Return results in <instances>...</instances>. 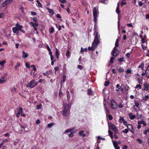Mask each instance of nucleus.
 <instances>
[{
  "instance_id": "nucleus-1",
  "label": "nucleus",
  "mask_w": 149,
  "mask_h": 149,
  "mask_svg": "<svg viewBox=\"0 0 149 149\" xmlns=\"http://www.w3.org/2000/svg\"><path fill=\"white\" fill-rule=\"evenodd\" d=\"M94 34L95 35V38L92 43V46L94 47L95 48H96L100 42L99 39L100 38V35L99 34L98 31L96 29H95Z\"/></svg>"
},
{
  "instance_id": "nucleus-2",
  "label": "nucleus",
  "mask_w": 149,
  "mask_h": 149,
  "mask_svg": "<svg viewBox=\"0 0 149 149\" xmlns=\"http://www.w3.org/2000/svg\"><path fill=\"white\" fill-rule=\"evenodd\" d=\"M99 13L98 12V9H97L96 7H94L93 8V14L94 22L95 23V28L96 26V23H97V18L98 17V14Z\"/></svg>"
},
{
  "instance_id": "nucleus-3",
  "label": "nucleus",
  "mask_w": 149,
  "mask_h": 149,
  "mask_svg": "<svg viewBox=\"0 0 149 149\" xmlns=\"http://www.w3.org/2000/svg\"><path fill=\"white\" fill-rule=\"evenodd\" d=\"M63 107L64 109L63 110V115L64 116H67L68 115V112H69L70 107L69 104H65Z\"/></svg>"
},
{
  "instance_id": "nucleus-4",
  "label": "nucleus",
  "mask_w": 149,
  "mask_h": 149,
  "mask_svg": "<svg viewBox=\"0 0 149 149\" xmlns=\"http://www.w3.org/2000/svg\"><path fill=\"white\" fill-rule=\"evenodd\" d=\"M38 84L34 80H33L30 81L28 84L26 85V87H30L32 88L36 86Z\"/></svg>"
},
{
  "instance_id": "nucleus-5",
  "label": "nucleus",
  "mask_w": 149,
  "mask_h": 149,
  "mask_svg": "<svg viewBox=\"0 0 149 149\" xmlns=\"http://www.w3.org/2000/svg\"><path fill=\"white\" fill-rule=\"evenodd\" d=\"M8 76L7 73L3 74V77L0 79V84H2L5 82L7 80V77Z\"/></svg>"
},
{
  "instance_id": "nucleus-6",
  "label": "nucleus",
  "mask_w": 149,
  "mask_h": 149,
  "mask_svg": "<svg viewBox=\"0 0 149 149\" xmlns=\"http://www.w3.org/2000/svg\"><path fill=\"white\" fill-rule=\"evenodd\" d=\"M13 1V0H5L3 3L2 6L3 7H5L8 4H10Z\"/></svg>"
},
{
  "instance_id": "nucleus-7",
  "label": "nucleus",
  "mask_w": 149,
  "mask_h": 149,
  "mask_svg": "<svg viewBox=\"0 0 149 149\" xmlns=\"http://www.w3.org/2000/svg\"><path fill=\"white\" fill-rule=\"evenodd\" d=\"M109 127H110L111 130H113L116 133H117L118 131V130L116 129V127L114 124L111 123H110V124H109Z\"/></svg>"
},
{
  "instance_id": "nucleus-8",
  "label": "nucleus",
  "mask_w": 149,
  "mask_h": 149,
  "mask_svg": "<svg viewBox=\"0 0 149 149\" xmlns=\"http://www.w3.org/2000/svg\"><path fill=\"white\" fill-rule=\"evenodd\" d=\"M111 106L112 108L113 109H116L118 107V104L114 100L111 101Z\"/></svg>"
},
{
  "instance_id": "nucleus-9",
  "label": "nucleus",
  "mask_w": 149,
  "mask_h": 149,
  "mask_svg": "<svg viewBox=\"0 0 149 149\" xmlns=\"http://www.w3.org/2000/svg\"><path fill=\"white\" fill-rule=\"evenodd\" d=\"M144 88L143 90H146L147 91H149V84L147 82H145L143 84Z\"/></svg>"
},
{
  "instance_id": "nucleus-10",
  "label": "nucleus",
  "mask_w": 149,
  "mask_h": 149,
  "mask_svg": "<svg viewBox=\"0 0 149 149\" xmlns=\"http://www.w3.org/2000/svg\"><path fill=\"white\" fill-rule=\"evenodd\" d=\"M127 128L132 133H133L134 132V131L133 129V127L132 125L131 124H129L127 125Z\"/></svg>"
},
{
  "instance_id": "nucleus-11",
  "label": "nucleus",
  "mask_w": 149,
  "mask_h": 149,
  "mask_svg": "<svg viewBox=\"0 0 149 149\" xmlns=\"http://www.w3.org/2000/svg\"><path fill=\"white\" fill-rule=\"evenodd\" d=\"M12 30L13 32L15 33L17 35H18L19 34V28H17V27H13L12 28Z\"/></svg>"
},
{
  "instance_id": "nucleus-12",
  "label": "nucleus",
  "mask_w": 149,
  "mask_h": 149,
  "mask_svg": "<svg viewBox=\"0 0 149 149\" xmlns=\"http://www.w3.org/2000/svg\"><path fill=\"white\" fill-rule=\"evenodd\" d=\"M129 118L131 120H134L136 117L135 115H133L132 113H129Z\"/></svg>"
},
{
  "instance_id": "nucleus-13",
  "label": "nucleus",
  "mask_w": 149,
  "mask_h": 149,
  "mask_svg": "<svg viewBox=\"0 0 149 149\" xmlns=\"http://www.w3.org/2000/svg\"><path fill=\"white\" fill-rule=\"evenodd\" d=\"M23 55H22V57L24 59H25L28 57V54L27 53H26L25 52L23 51Z\"/></svg>"
},
{
  "instance_id": "nucleus-14",
  "label": "nucleus",
  "mask_w": 149,
  "mask_h": 149,
  "mask_svg": "<svg viewBox=\"0 0 149 149\" xmlns=\"http://www.w3.org/2000/svg\"><path fill=\"white\" fill-rule=\"evenodd\" d=\"M142 77L140 76L137 79L138 83L140 84H142Z\"/></svg>"
},
{
  "instance_id": "nucleus-15",
  "label": "nucleus",
  "mask_w": 149,
  "mask_h": 149,
  "mask_svg": "<svg viewBox=\"0 0 149 149\" xmlns=\"http://www.w3.org/2000/svg\"><path fill=\"white\" fill-rule=\"evenodd\" d=\"M87 93L88 95H93V91L90 89H88L87 90Z\"/></svg>"
},
{
  "instance_id": "nucleus-16",
  "label": "nucleus",
  "mask_w": 149,
  "mask_h": 149,
  "mask_svg": "<svg viewBox=\"0 0 149 149\" xmlns=\"http://www.w3.org/2000/svg\"><path fill=\"white\" fill-rule=\"evenodd\" d=\"M112 53L113 56L115 57L116 56L119 54V52L118 50H117L115 52H113Z\"/></svg>"
},
{
  "instance_id": "nucleus-17",
  "label": "nucleus",
  "mask_w": 149,
  "mask_h": 149,
  "mask_svg": "<svg viewBox=\"0 0 149 149\" xmlns=\"http://www.w3.org/2000/svg\"><path fill=\"white\" fill-rule=\"evenodd\" d=\"M46 8L51 14L53 15L54 14V12L52 9H50L48 7Z\"/></svg>"
},
{
  "instance_id": "nucleus-18",
  "label": "nucleus",
  "mask_w": 149,
  "mask_h": 149,
  "mask_svg": "<svg viewBox=\"0 0 149 149\" xmlns=\"http://www.w3.org/2000/svg\"><path fill=\"white\" fill-rule=\"evenodd\" d=\"M70 92L69 91H66V93L67 94V99L68 102H69L70 100V95L69 94Z\"/></svg>"
},
{
  "instance_id": "nucleus-19",
  "label": "nucleus",
  "mask_w": 149,
  "mask_h": 149,
  "mask_svg": "<svg viewBox=\"0 0 149 149\" xmlns=\"http://www.w3.org/2000/svg\"><path fill=\"white\" fill-rule=\"evenodd\" d=\"M116 11L118 15H119L120 13L121 12L119 10V8L118 6H117Z\"/></svg>"
},
{
  "instance_id": "nucleus-20",
  "label": "nucleus",
  "mask_w": 149,
  "mask_h": 149,
  "mask_svg": "<svg viewBox=\"0 0 149 149\" xmlns=\"http://www.w3.org/2000/svg\"><path fill=\"white\" fill-rule=\"evenodd\" d=\"M100 2L105 4H107L108 3V0H100Z\"/></svg>"
},
{
  "instance_id": "nucleus-21",
  "label": "nucleus",
  "mask_w": 149,
  "mask_h": 149,
  "mask_svg": "<svg viewBox=\"0 0 149 149\" xmlns=\"http://www.w3.org/2000/svg\"><path fill=\"white\" fill-rule=\"evenodd\" d=\"M22 26H19V31L24 33H25V31L24 30L22 29Z\"/></svg>"
},
{
  "instance_id": "nucleus-22",
  "label": "nucleus",
  "mask_w": 149,
  "mask_h": 149,
  "mask_svg": "<svg viewBox=\"0 0 149 149\" xmlns=\"http://www.w3.org/2000/svg\"><path fill=\"white\" fill-rule=\"evenodd\" d=\"M112 141L114 147H117L118 146V143L116 141H114L113 140H112Z\"/></svg>"
},
{
  "instance_id": "nucleus-23",
  "label": "nucleus",
  "mask_w": 149,
  "mask_h": 149,
  "mask_svg": "<svg viewBox=\"0 0 149 149\" xmlns=\"http://www.w3.org/2000/svg\"><path fill=\"white\" fill-rule=\"evenodd\" d=\"M144 66V63L143 62L141 63V64L140 65H139V66L138 68H141V69L143 70Z\"/></svg>"
},
{
  "instance_id": "nucleus-24",
  "label": "nucleus",
  "mask_w": 149,
  "mask_h": 149,
  "mask_svg": "<svg viewBox=\"0 0 149 149\" xmlns=\"http://www.w3.org/2000/svg\"><path fill=\"white\" fill-rule=\"evenodd\" d=\"M95 48H95L93 46L92 47H88V50L89 51H93L95 50Z\"/></svg>"
},
{
  "instance_id": "nucleus-25",
  "label": "nucleus",
  "mask_w": 149,
  "mask_h": 149,
  "mask_svg": "<svg viewBox=\"0 0 149 149\" xmlns=\"http://www.w3.org/2000/svg\"><path fill=\"white\" fill-rule=\"evenodd\" d=\"M66 55L67 58H69L70 57V52L68 50L67 51Z\"/></svg>"
},
{
  "instance_id": "nucleus-26",
  "label": "nucleus",
  "mask_w": 149,
  "mask_h": 149,
  "mask_svg": "<svg viewBox=\"0 0 149 149\" xmlns=\"http://www.w3.org/2000/svg\"><path fill=\"white\" fill-rule=\"evenodd\" d=\"M88 49H87L86 48H85L84 49L82 47H81V52H87Z\"/></svg>"
},
{
  "instance_id": "nucleus-27",
  "label": "nucleus",
  "mask_w": 149,
  "mask_h": 149,
  "mask_svg": "<svg viewBox=\"0 0 149 149\" xmlns=\"http://www.w3.org/2000/svg\"><path fill=\"white\" fill-rule=\"evenodd\" d=\"M36 2H37L38 6L40 7V8H42V6L41 3H40V2L38 0H36Z\"/></svg>"
},
{
  "instance_id": "nucleus-28",
  "label": "nucleus",
  "mask_w": 149,
  "mask_h": 149,
  "mask_svg": "<svg viewBox=\"0 0 149 149\" xmlns=\"http://www.w3.org/2000/svg\"><path fill=\"white\" fill-rule=\"evenodd\" d=\"M124 69L123 68L120 67L118 69V72L119 73H121L123 72L124 71Z\"/></svg>"
},
{
  "instance_id": "nucleus-29",
  "label": "nucleus",
  "mask_w": 149,
  "mask_h": 149,
  "mask_svg": "<svg viewBox=\"0 0 149 149\" xmlns=\"http://www.w3.org/2000/svg\"><path fill=\"white\" fill-rule=\"evenodd\" d=\"M129 130L127 128V129H125L124 130L122 131V132L124 133H127Z\"/></svg>"
},
{
  "instance_id": "nucleus-30",
  "label": "nucleus",
  "mask_w": 149,
  "mask_h": 149,
  "mask_svg": "<svg viewBox=\"0 0 149 149\" xmlns=\"http://www.w3.org/2000/svg\"><path fill=\"white\" fill-rule=\"evenodd\" d=\"M119 40L118 39H117L116 41L115 44V46L116 47H118L119 46L118 45V42H119Z\"/></svg>"
},
{
  "instance_id": "nucleus-31",
  "label": "nucleus",
  "mask_w": 149,
  "mask_h": 149,
  "mask_svg": "<svg viewBox=\"0 0 149 149\" xmlns=\"http://www.w3.org/2000/svg\"><path fill=\"white\" fill-rule=\"evenodd\" d=\"M54 28L52 27H51L49 29V33H53L54 32Z\"/></svg>"
},
{
  "instance_id": "nucleus-32",
  "label": "nucleus",
  "mask_w": 149,
  "mask_h": 149,
  "mask_svg": "<svg viewBox=\"0 0 149 149\" xmlns=\"http://www.w3.org/2000/svg\"><path fill=\"white\" fill-rule=\"evenodd\" d=\"M149 132V128H148L146 130H145L143 132V133L145 135H146L148 132Z\"/></svg>"
},
{
  "instance_id": "nucleus-33",
  "label": "nucleus",
  "mask_w": 149,
  "mask_h": 149,
  "mask_svg": "<svg viewBox=\"0 0 149 149\" xmlns=\"http://www.w3.org/2000/svg\"><path fill=\"white\" fill-rule=\"evenodd\" d=\"M74 133V132H71L70 133V134H69L68 136L69 137H70V138L73 137L74 136L73 134Z\"/></svg>"
},
{
  "instance_id": "nucleus-34",
  "label": "nucleus",
  "mask_w": 149,
  "mask_h": 149,
  "mask_svg": "<svg viewBox=\"0 0 149 149\" xmlns=\"http://www.w3.org/2000/svg\"><path fill=\"white\" fill-rule=\"evenodd\" d=\"M110 84L109 81H105L104 84V85L105 86H107Z\"/></svg>"
},
{
  "instance_id": "nucleus-35",
  "label": "nucleus",
  "mask_w": 149,
  "mask_h": 149,
  "mask_svg": "<svg viewBox=\"0 0 149 149\" xmlns=\"http://www.w3.org/2000/svg\"><path fill=\"white\" fill-rule=\"evenodd\" d=\"M134 102L135 103V106L137 107H138L139 105V104L138 102H136L135 100H134Z\"/></svg>"
},
{
  "instance_id": "nucleus-36",
  "label": "nucleus",
  "mask_w": 149,
  "mask_h": 149,
  "mask_svg": "<svg viewBox=\"0 0 149 149\" xmlns=\"http://www.w3.org/2000/svg\"><path fill=\"white\" fill-rule=\"evenodd\" d=\"M6 63V61L5 60H3L0 61V65H1L2 66H3L4 65V64Z\"/></svg>"
},
{
  "instance_id": "nucleus-37",
  "label": "nucleus",
  "mask_w": 149,
  "mask_h": 149,
  "mask_svg": "<svg viewBox=\"0 0 149 149\" xmlns=\"http://www.w3.org/2000/svg\"><path fill=\"white\" fill-rule=\"evenodd\" d=\"M23 112V110L22 108L20 107L19 108L18 113H19V114L22 113Z\"/></svg>"
},
{
  "instance_id": "nucleus-38",
  "label": "nucleus",
  "mask_w": 149,
  "mask_h": 149,
  "mask_svg": "<svg viewBox=\"0 0 149 149\" xmlns=\"http://www.w3.org/2000/svg\"><path fill=\"white\" fill-rule=\"evenodd\" d=\"M55 51H56V53H55L56 56L59 55V51L57 48L56 49Z\"/></svg>"
},
{
  "instance_id": "nucleus-39",
  "label": "nucleus",
  "mask_w": 149,
  "mask_h": 149,
  "mask_svg": "<svg viewBox=\"0 0 149 149\" xmlns=\"http://www.w3.org/2000/svg\"><path fill=\"white\" fill-rule=\"evenodd\" d=\"M124 58L123 57L120 58H119L118 59V61L120 62H121L124 61Z\"/></svg>"
},
{
  "instance_id": "nucleus-40",
  "label": "nucleus",
  "mask_w": 149,
  "mask_h": 149,
  "mask_svg": "<svg viewBox=\"0 0 149 149\" xmlns=\"http://www.w3.org/2000/svg\"><path fill=\"white\" fill-rule=\"evenodd\" d=\"M124 119V118L122 117H120L119 120V122L121 123L122 122L123 120Z\"/></svg>"
},
{
  "instance_id": "nucleus-41",
  "label": "nucleus",
  "mask_w": 149,
  "mask_h": 149,
  "mask_svg": "<svg viewBox=\"0 0 149 149\" xmlns=\"http://www.w3.org/2000/svg\"><path fill=\"white\" fill-rule=\"evenodd\" d=\"M20 64L19 63L17 62L16 64V65L15 66V70H16L17 67L20 66Z\"/></svg>"
},
{
  "instance_id": "nucleus-42",
  "label": "nucleus",
  "mask_w": 149,
  "mask_h": 149,
  "mask_svg": "<svg viewBox=\"0 0 149 149\" xmlns=\"http://www.w3.org/2000/svg\"><path fill=\"white\" fill-rule=\"evenodd\" d=\"M114 59V57H111L110 60V62L111 63H113V60Z\"/></svg>"
},
{
  "instance_id": "nucleus-43",
  "label": "nucleus",
  "mask_w": 149,
  "mask_h": 149,
  "mask_svg": "<svg viewBox=\"0 0 149 149\" xmlns=\"http://www.w3.org/2000/svg\"><path fill=\"white\" fill-rule=\"evenodd\" d=\"M59 1L61 3H66V0H59Z\"/></svg>"
},
{
  "instance_id": "nucleus-44",
  "label": "nucleus",
  "mask_w": 149,
  "mask_h": 149,
  "mask_svg": "<svg viewBox=\"0 0 149 149\" xmlns=\"http://www.w3.org/2000/svg\"><path fill=\"white\" fill-rule=\"evenodd\" d=\"M31 24L32 26L34 27V30L35 31L37 30V28L36 27H35V26H34V23L32 22H31L30 23Z\"/></svg>"
},
{
  "instance_id": "nucleus-45",
  "label": "nucleus",
  "mask_w": 149,
  "mask_h": 149,
  "mask_svg": "<svg viewBox=\"0 0 149 149\" xmlns=\"http://www.w3.org/2000/svg\"><path fill=\"white\" fill-rule=\"evenodd\" d=\"M66 78V77L65 75H63L62 77V81L64 82H65V79Z\"/></svg>"
},
{
  "instance_id": "nucleus-46",
  "label": "nucleus",
  "mask_w": 149,
  "mask_h": 149,
  "mask_svg": "<svg viewBox=\"0 0 149 149\" xmlns=\"http://www.w3.org/2000/svg\"><path fill=\"white\" fill-rule=\"evenodd\" d=\"M8 141V139H4L1 142V143L3 145L4 143L7 142Z\"/></svg>"
},
{
  "instance_id": "nucleus-47",
  "label": "nucleus",
  "mask_w": 149,
  "mask_h": 149,
  "mask_svg": "<svg viewBox=\"0 0 149 149\" xmlns=\"http://www.w3.org/2000/svg\"><path fill=\"white\" fill-rule=\"evenodd\" d=\"M26 67L28 68H30V64L28 63H25Z\"/></svg>"
},
{
  "instance_id": "nucleus-48",
  "label": "nucleus",
  "mask_w": 149,
  "mask_h": 149,
  "mask_svg": "<svg viewBox=\"0 0 149 149\" xmlns=\"http://www.w3.org/2000/svg\"><path fill=\"white\" fill-rule=\"evenodd\" d=\"M54 123H50L47 126H48V127H52V126L53 125H54Z\"/></svg>"
},
{
  "instance_id": "nucleus-49",
  "label": "nucleus",
  "mask_w": 149,
  "mask_h": 149,
  "mask_svg": "<svg viewBox=\"0 0 149 149\" xmlns=\"http://www.w3.org/2000/svg\"><path fill=\"white\" fill-rule=\"evenodd\" d=\"M56 27L58 29V30H60L61 29V26L60 25H58V24H56Z\"/></svg>"
},
{
  "instance_id": "nucleus-50",
  "label": "nucleus",
  "mask_w": 149,
  "mask_h": 149,
  "mask_svg": "<svg viewBox=\"0 0 149 149\" xmlns=\"http://www.w3.org/2000/svg\"><path fill=\"white\" fill-rule=\"evenodd\" d=\"M31 67L33 68V70L34 71H36V69L35 67V66L34 65H32L31 66Z\"/></svg>"
},
{
  "instance_id": "nucleus-51",
  "label": "nucleus",
  "mask_w": 149,
  "mask_h": 149,
  "mask_svg": "<svg viewBox=\"0 0 149 149\" xmlns=\"http://www.w3.org/2000/svg\"><path fill=\"white\" fill-rule=\"evenodd\" d=\"M137 117L138 119L141 118L142 117V115L141 114L139 115L138 113H137Z\"/></svg>"
},
{
  "instance_id": "nucleus-52",
  "label": "nucleus",
  "mask_w": 149,
  "mask_h": 149,
  "mask_svg": "<svg viewBox=\"0 0 149 149\" xmlns=\"http://www.w3.org/2000/svg\"><path fill=\"white\" fill-rule=\"evenodd\" d=\"M137 141L139 142V143L140 144H141L142 143V141L141 139H137Z\"/></svg>"
},
{
  "instance_id": "nucleus-53",
  "label": "nucleus",
  "mask_w": 149,
  "mask_h": 149,
  "mask_svg": "<svg viewBox=\"0 0 149 149\" xmlns=\"http://www.w3.org/2000/svg\"><path fill=\"white\" fill-rule=\"evenodd\" d=\"M118 107L119 108H121L123 107V104H122V103H120L119 104Z\"/></svg>"
},
{
  "instance_id": "nucleus-54",
  "label": "nucleus",
  "mask_w": 149,
  "mask_h": 149,
  "mask_svg": "<svg viewBox=\"0 0 149 149\" xmlns=\"http://www.w3.org/2000/svg\"><path fill=\"white\" fill-rule=\"evenodd\" d=\"M19 8L21 10L22 13H23L24 12V9L22 6H20V7H19Z\"/></svg>"
},
{
  "instance_id": "nucleus-55",
  "label": "nucleus",
  "mask_w": 149,
  "mask_h": 149,
  "mask_svg": "<svg viewBox=\"0 0 149 149\" xmlns=\"http://www.w3.org/2000/svg\"><path fill=\"white\" fill-rule=\"evenodd\" d=\"M139 88V89H141V85L139 84H137L135 88Z\"/></svg>"
},
{
  "instance_id": "nucleus-56",
  "label": "nucleus",
  "mask_w": 149,
  "mask_h": 149,
  "mask_svg": "<svg viewBox=\"0 0 149 149\" xmlns=\"http://www.w3.org/2000/svg\"><path fill=\"white\" fill-rule=\"evenodd\" d=\"M16 89L15 87L11 89V92L13 93H14Z\"/></svg>"
},
{
  "instance_id": "nucleus-57",
  "label": "nucleus",
  "mask_w": 149,
  "mask_h": 149,
  "mask_svg": "<svg viewBox=\"0 0 149 149\" xmlns=\"http://www.w3.org/2000/svg\"><path fill=\"white\" fill-rule=\"evenodd\" d=\"M105 110L106 111V113L107 114H108L109 112V109L107 108L106 107L105 108Z\"/></svg>"
},
{
  "instance_id": "nucleus-58",
  "label": "nucleus",
  "mask_w": 149,
  "mask_h": 149,
  "mask_svg": "<svg viewBox=\"0 0 149 149\" xmlns=\"http://www.w3.org/2000/svg\"><path fill=\"white\" fill-rule=\"evenodd\" d=\"M83 66L82 65H77V67L79 68L81 70L83 68Z\"/></svg>"
},
{
  "instance_id": "nucleus-59",
  "label": "nucleus",
  "mask_w": 149,
  "mask_h": 149,
  "mask_svg": "<svg viewBox=\"0 0 149 149\" xmlns=\"http://www.w3.org/2000/svg\"><path fill=\"white\" fill-rule=\"evenodd\" d=\"M149 97L148 95L145 96V97L144 98V100L145 101H147L149 99Z\"/></svg>"
},
{
  "instance_id": "nucleus-60",
  "label": "nucleus",
  "mask_w": 149,
  "mask_h": 149,
  "mask_svg": "<svg viewBox=\"0 0 149 149\" xmlns=\"http://www.w3.org/2000/svg\"><path fill=\"white\" fill-rule=\"evenodd\" d=\"M84 131L83 130H81L79 132V134L80 136H81V135L83 134Z\"/></svg>"
},
{
  "instance_id": "nucleus-61",
  "label": "nucleus",
  "mask_w": 149,
  "mask_h": 149,
  "mask_svg": "<svg viewBox=\"0 0 149 149\" xmlns=\"http://www.w3.org/2000/svg\"><path fill=\"white\" fill-rule=\"evenodd\" d=\"M108 132L109 133V136H111V135H113V132L110 130H109Z\"/></svg>"
},
{
  "instance_id": "nucleus-62",
  "label": "nucleus",
  "mask_w": 149,
  "mask_h": 149,
  "mask_svg": "<svg viewBox=\"0 0 149 149\" xmlns=\"http://www.w3.org/2000/svg\"><path fill=\"white\" fill-rule=\"evenodd\" d=\"M108 117L109 118V119L110 120H111L113 119V117L111 115H109L108 116Z\"/></svg>"
},
{
  "instance_id": "nucleus-63",
  "label": "nucleus",
  "mask_w": 149,
  "mask_h": 149,
  "mask_svg": "<svg viewBox=\"0 0 149 149\" xmlns=\"http://www.w3.org/2000/svg\"><path fill=\"white\" fill-rule=\"evenodd\" d=\"M4 14L3 13H0V18H2L4 17Z\"/></svg>"
},
{
  "instance_id": "nucleus-64",
  "label": "nucleus",
  "mask_w": 149,
  "mask_h": 149,
  "mask_svg": "<svg viewBox=\"0 0 149 149\" xmlns=\"http://www.w3.org/2000/svg\"><path fill=\"white\" fill-rule=\"evenodd\" d=\"M33 21L34 22H37V18L36 17H34L33 19Z\"/></svg>"
}]
</instances>
